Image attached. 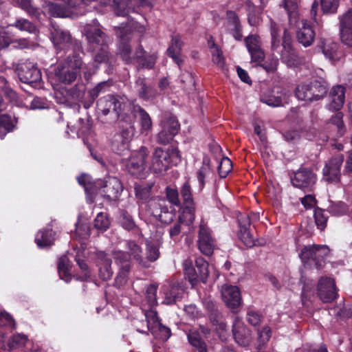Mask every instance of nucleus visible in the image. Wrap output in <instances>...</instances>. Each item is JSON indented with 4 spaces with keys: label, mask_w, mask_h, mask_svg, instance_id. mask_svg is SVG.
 I'll return each mask as SVG.
<instances>
[{
    "label": "nucleus",
    "mask_w": 352,
    "mask_h": 352,
    "mask_svg": "<svg viewBox=\"0 0 352 352\" xmlns=\"http://www.w3.org/2000/svg\"><path fill=\"white\" fill-rule=\"evenodd\" d=\"M286 96L285 94L280 93V94L275 96L271 95L268 96H263L261 99V102L270 106V107H279L283 105V100Z\"/></svg>",
    "instance_id": "nucleus-49"
},
{
    "label": "nucleus",
    "mask_w": 352,
    "mask_h": 352,
    "mask_svg": "<svg viewBox=\"0 0 352 352\" xmlns=\"http://www.w3.org/2000/svg\"><path fill=\"white\" fill-rule=\"evenodd\" d=\"M91 233L89 225L87 223H78L75 230L76 236L81 239H87Z\"/></svg>",
    "instance_id": "nucleus-61"
},
{
    "label": "nucleus",
    "mask_w": 352,
    "mask_h": 352,
    "mask_svg": "<svg viewBox=\"0 0 352 352\" xmlns=\"http://www.w3.org/2000/svg\"><path fill=\"white\" fill-rule=\"evenodd\" d=\"M162 292L164 296V302L167 305L175 302L182 297L183 290L176 285L168 283L162 287Z\"/></svg>",
    "instance_id": "nucleus-29"
},
{
    "label": "nucleus",
    "mask_w": 352,
    "mask_h": 352,
    "mask_svg": "<svg viewBox=\"0 0 352 352\" xmlns=\"http://www.w3.org/2000/svg\"><path fill=\"white\" fill-rule=\"evenodd\" d=\"M327 210L333 215L340 216L344 214L348 211V207L342 201L333 202L330 201Z\"/></svg>",
    "instance_id": "nucleus-48"
},
{
    "label": "nucleus",
    "mask_w": 352,
    "mask_h": 352,
    "mask_svg": "<svg viewBox=\"0 0 352 352\" xmlns=\"http://www.w3.org/2000/svg\"><path fill=\"white\" fill-rule=\"evenodd\" d=\"M109 221L105 214L100 212L94 220V226L101 232L105 231L109 226Z\"/></svg>",
    "instance_id": "nucleus-55"
},
{
    "label": "nucleus",
    "mask_w": 352,
    "mask_h": 352,
    "mask_svg": "<svg viewBox=\"0 0 352 352\" xmlns=\"http://www.w3.org/2000/svg\"><path fill=\"white\" fill-rule=\"evenodd\" d=\"M8 27H14L20 31L27 32L30 34H36V27L29 20L23 18L17 19L13 23L8 25Z\"/></svg>",
    "instance_id": "nucleus-40"
},
{
    "label": "nucleus",
    "mask_w": 352,
    "mask_h": 352,
    "mask_svg": "<svg viewBox=\"0 0 352 352\" xmlns=\"http://www.w3.org/2000/svg\"><path fill=\"white\" fill-rule=\"evenodd\" d=\"M283 6L287 12L290 24L296 23L302 19L298 14V0H284Z\"/></svg>",
    "instance_id": "nucleus-38"
},
{
    "label": "nucleus",
    "mask_w": 352,
    "mask_h": 352,
    "mask_svg": "<svg viewBox=\"0 0 352 352\" xmlns=\"http://www.w3.org/2000/svg\"><path fill=\"white\" fill-rule=\"evenodd\" d=\"M324 14H335L339 7V0H320Z\"/></svg>",
    "instance_id": "nucleus-53"
},
{
    "label": "nucleus",
    "mask_w": 352,
    "mask_h": 352,
    "mask_svg": "<svg viewBox=\"0 0 352 352\" xmlns=\"http://www.w3.org/2000/svg\"><path fill=\"white\" fill-rule=\"evenodd\" d=\"M188 339L190 344L199 352H207V346L197 331L190 330L188 334Z\"/></svg>",
    "instance_id": "nucleus-41"
},
{
    "label": "nucleus",
    "mask_w": 352,
    "mask_h": 352,
    "mask_svg": "<svg viewBox=\"0 0 352 352\" xmlns=\"http://www.w3.org/2000/svg\"><path fill=\"white\" fill-rule=\"evenodd\" d=\"M157 286L152 284L148 286L146 291V298L151 307H153L157 305Z\"/></svg>",
    "instance_id": "nucleus-63"
},
{
    "label": "nucleus",
    "mask_w": 352,
    "mask_h": 352,
    "mask_svg": "<svg viewBox=\"0 0 352 352\" xmlns=\"http://www.w3.org/2000/svg\"><path fill=\"white\" fill-rule=\"evenodd\" d=\"M281 60L288 66L292 67L298 63V57L290 44H283V50L281 52Z\"/></svg>",
    "instance_id": "nucleus-42"
},
{
    "label": "nucleus",
    "mask_w": 352,
    "mask_h": 352,
    "mask_svg": "<svg viewBox=\"0 0 352 352\" xmlns=\"http://www.w3.org/2000/svg\"><path fill=\"white\" fill-rule=\"evenodd\" d=\"M297 21L296 23L290 25L298 28L296 32V39L298 42L305 47L311 46L315 41V31L312 27L307 23L306 19L302 18Z\"/></svg>",
    "instance_id": "nucleus-13"
},
{
    "label": "nucleus",
    "mask_w": 352,
    "mask_h": 352,
    "mask_svg": "<svg viewBox=\"0 0 352 352\" xmlns=\"http://www.w3.org/2000/svg\"><path fill=\"white\" fill-rule=\"evenodd\" d=\"M196 267L198 270L199 279L205 283L208 276V264L203 258H198L195 261Z\"/></svg>",
    "instance_id": "nucleus-54"
},
{
    "label": "nucleus",
    "mask_w": 352,
    "mask_h": 352,
    "mask_svg": "<svg viewBox=\"0 0 352 352\" xmlns=\"http://www.w3.org/2000/svg\"><path fill=\"white\" fill-rule=\"evenodd\" d=\"M197 245L200 252L206 256L213 253L216 245L212 232L204 221L199 226Z\"/></svg>",
    "instance_id": "nucleus-8"
},
{
    "label": "nucleus",
    "mask_w": 352,
    "mask_h": 352,
    "mask_svg": "<svg viewBox=\"0 0 352 352\" xmlns=\"http://www.w3.org/2000/svg\"><path fill=\"white\" fill-rule=\"evenodd\" d=\"M96 186L99 188L100 193L108 201L117 199L122 190L121 182L117 177H108L104 182L98 181Z\"/></svg>",
    "instance_id": "nucleus-10"
},
{
    "label": "nucleus",
    "mask_w": 352,
    "mask_h": 352,
    "mask_svg": "<svg viewBox=\"0 0 352 352\" xmlns=\"http://www.w3.org/2000/svg\"><path fill=\"white\" fill-rule=\"evenodd\" d=\"M318 294L324 302H331L337 297L336 283L333 278L322 277L318 283Z\"/></svg>",
    "instance_id": "nucleus-17"
},
{
    "label": "nucleus",
    "mask_w": 352,
    "mask_h": 352,
    "mask_svg": "<svg viewBox=\"0 0 352 352\" xmlns=\"http://www.w3.org/2000/svg\"><path fill=\"white\" fill-rule=\"evenodd\" d=\"M98 1L103 5L111 6L115 9L118 16H125L128 15L129 10H125L126 2L124 0H98Z\"/></svg>",
    "instance_id": "nucleus-43"
},
{
    "label": "nucleus",
    "mask_w": 352,
    "mask_h": 352,
    "mask_svg": "<svg viewBox=\"0 0 352 352\" xmlns=\"http://www.w3.org/2000/svg\"><path fill=\"white\" fill-rule=\"evenodd\" d=\"M229 25L230 26V33L236 41H241L242 38L241 26L239 23L238 16L235 12L230 11L228 12Z\"/></svg>",
    "instance_id": "nucleus-37"
},
{
    "label": "nucleus",
    "mask_w": 352,
    "mask_h": 352,
    "mask_svg": "<svg viewBox=\"0 0 352 352\" xmlns=\"http://www.w3.org/2000/svg\"><path fill=\"white\" fill-rule=\"evenodd\" d=\"M344 161V156L338 153L331 157L323 168V179L327 182L337 183L340 179V168Z\"/></svg>",
    "instance_id": "nucleus-9"
},
{
    "label": "nucleus",
    "mask_w": 352,
    "mask_h": 352,
    "mask_svg": "<svg viewBox=\"0 0 352 352\" xmlns=\"http://www.w3.org/2000/svg\"><path fill=\"white\" fill-rule=\"evenodd\" d=\"M232 164L228 157H223L218 167L219 174L221 177H226L228 173L232 170Z\"/></svg>",
    "instance_id": "nucleus-56"
},
{
    "label": "nucleus",
    "mask_w": 352,
    "mask_h": 352,
    "mask_svg": "<svg viewBox=\"0 0 352 352\" xmlns=\"http://www.w3.org/2000/svg\"><path fill=\"white\" fill-rule=\"evenodd\" d=\"M50 38L55 48L58 51L69 49L74 42L68 31L53 23L50 29Z\"/></svg>",
    "instance_id": "nucleus-11"
},
{
    "label": "nucleus",
    "mask_w": 352,
    "mask_h": 352,
    "mask_svg": "<svg viewBox=\"0 0 352 352\" xmlns=\"http://www.w3.org/2000/svg\"><path fill=\"white\" fill-rule=\"evenodd\" d=\"M128 106V99L124 96L107 95L98 101V109L104 116L111 111L120 116Z\"/></svg>",
    "instance_id": "nucleus-6"
},
{
    "label": "nucleus",
    "mask_w": 352,
    "mask_h": 352,
    "mask_svg": "<svg viewBox=\"0 0 352 352\" xmlns=\"http://www.w3.org/2000/svg\"><path fill=\"white\" fill-rule=\"evenodd\" d=\"M114 258L116 263L120 265L119 272L115 280L116 286L120 287L127 282L130 270V263L128 261V255L122 251L115 252Z\"/></svg>",
    "instance_id": "nucleus-19"
},
{
    "label": "nucleus",
    "mask_w": 352,
    "mask_h": 352,
    "mask_svg": "<svg viewBox=\"0 0 352 352\" xmlns=\"http://www.w3.org/2000/svg\"><path fill=\"white\" fill-rule=\"evenodd\" d=\"M54 241V233L52 229L40 230L35 237V242L40 248L52 245Z\"/></svg>",
    "instance_id": "nucleus-35"
},
{
    "label": "nucleus",
    "mask_w": 352,
    "mask_h": 352,
    "mask_svg": "<svg viewBox=\"0 0 352 352\" xmlns=\"http://www.w3.org/2000/svg\"><path fill=\"white\" fill-rule=\"evenodd\" d=\"M232 333L235 341L242 346H247L251 342L250 331L246 328L242 320L235 316L233 325Z\"/></svg>",
    "instance_id": "nucleus-21"
},
{
    "label": "nucleus",
    "mask_w": 352,
    "mask_h": 352,
    "mask_svg": "<svg viewBox=\"0 0 352 352\" xmlns=\"http://www.w3.org/2000/svg\"><path fill=\"white\" fill-rule=\"evenodd\" d=\"M271 35H272V47L274 50L278 47L279 45V36L281 28L279 25L274 21L271 22Z\"/></svg>",
    "instance_id": "nucleus-59"
},
{
    "label": "nucleus",
    "mask_w": 352,
    "mask_h": 352,
    "mask_svg": "<svg viewBox=\"0 0 352 352\" xmlns=\"http://www.w3.org/2000/svg\"><path fill=\"white\" fill-rule=\"evenodd\" d=\"M116 34L119 39L117 54L126 64L133 63L136 58V51L133 52L129 44V40L134 32L142 34L145 29L136 22H132L122 27L115 28Z\"/></svg>",
    "instance_id": "nucleus-1"
},
{
    "label": "nucleus",
    "mask_w": 352,
    "mask_h": 352,
    "mask_svg": "<svg viewBox=\"0 0 352 352\" xmlns=\"http://www.w3.org/2000/svg\"><path fill=\"white\" fill-rule=\"evenodd\" d=\"M245 45L249 52L261 48L260 37L257 35H250L245 39Z\"/></svg>",
    "instance_id": "nucleus-62"
},
{
    "label": "nucleus",
    "mask_w": 352,
    "mask_h": 352,
    "mask_svg": "<svg viewBox=\"0 0 352 352\" xmlns=\"http://www.w3.org/2000/svg\"><path fill=\"white\" fill-rule=\"evenodd\" d=\"M152 206H153V214L157 217L162 223L169 224L175 219L176 214L174 210L169 208L164 200H160L157 203L154 201Z\"/></svg>",
    "instance_id": "nucleus-22"
},
{
    "label": "nucleus",
    "mask_w": 352,
    "mask_h": 352,
    "mask_svg": "<svg viewBox=\"0 0 352 352\" xmlns=\"http://www.w3.org/2000/svg\"><path fill=\"white\" fill-rule=\"evenodd\" d=\"M142 131L147 133L152 127V121L149 115L142 108L139 109Z\"/></svg>",
    "instance_id": "nucleus-57"
},
{
    "label": "nucleus",
    "mask_w": 352,
    "mask_h": 352,
    "mask_svg": "<svg viewBox=\"0 0 352 352\" xmlns=\"http://www.w3.org/2000/svg\"><path fill=\"white\" fill-rule=\"evenodd\" d=\"M221 297L226 306L236 313L242 301L239 289L236 286L223 285L221 288Z\"/></svg>",
    "instance_id": "nucleus-15"
},
{
    "label": "nucleus",
    "mask_w": 352,
    "mask_h": 352,
    "mask_svg": "<svg viewBox=\"0 0 352 352\" xmlns=\"http://www.w3.org/2000/svg\"><path fill=\"white\" fill-rule=\"evenodd\" d=\"M162 128L166 129L174 136L179 130V124L174 117H169L161 122Z\"/></svg>",
    "instance_id": "nucleus-50"
},
{
    "label": "nucleus",
    "mask_w": 352,
    "mask_h": 352,
    "mask_svg": "<svg viewBox=\"0 0 352 352\" xmlns=\"http://www.w3.org/2000/svg\"><path fill=\"white\" fill-rule=\"evenodd\" d=\"M63 63L73 71H76L77 74L82 71L87 80H89L91 78L92 75L95 74L98 69V67L94 63L85 65L82 58L78 54H76L72 56H69Z\"/></svg>",
    "instance_id": "nucleus-14"
},
{
    "label": "nucleus",
    "mask_w": 352,
    "mask_h": 352,
    "mask_svg": "<svg viewBox=\"0 0 352 352\" xmlns=\"http://www.w3.org/2000/svg\"><path fill=\"white\" fill-rule=\"evenodd\" d=\"M314 218L318 228L323 230L325 228L327 222V217L325 215L324 212L320 208L315 209Z\"/></svg>",
    "instance_id": "nucleus-60"
},
{
    "label": "nucleus",
    "mask_w": 352,
    "mask_h": 352,
    "mask_svg": "<svg viewBox=\"0 0 352 352\" xmlns=\"http://www.w3.org/2000/svg\"><path fill=\"white\" fill-rule=\"evenodd\" d=\"M327 91L328 87L325 82L314 80L298 85L296 88L295 94L298 100L312 102L323 98Z\"/></svg>",
    "instance_id": "nucleus-2"
},
{
    "label": "nucleus",
    "mask_w": 352,
    "mask_h": 352,
    "mask_svg": "<svg viewBox=\"0 0 352 352\" xmlns=\"http://www.w3.org/2000/svg\"><path fill=\"white\" fill-rule=\"evenodd\" d=\"M321 48L325 58L332 63L340 60L342 54L338 50V44L331 41H324L322 42Z\"/></svg>",
    "instance_id": "nucleus-27"
},
{
    "label": "nucleus",
    "mask_w": 352,
    "mask_h": 352,
    "mask_svg": "<svg viewBox=\"0 0 352 352\" xmlns=\"http://www.w3.org/2000/svg\"><path fill=\"white\" fill-rule=\"evenodd\" d=\"M263 1L261 0V6L256 8L250 1L245 2L246 10L248 12V20L251 26H256L261 21V10L264 6L262 5Z\"/></svg>",
    "instance_id": "nucleus-34"
},
{
    "label": "nucleus",
    "mask_w": 352,
    "mask_h": 352,
    "mask_svg": "<svg viewBox=\"0 0 352 352\" xmlns=\"http://www.w3.org/2000/svg\"><path fill=\"white\" fill-rule=\"evenodd\" d=\"M180 193L184 200V204L186 208H191L193 205V199L191 188L188 182H186L182 186Z\"/></svg>",
    "instance_id": "nucleus-51"
},
{
    "label": "nucleus",
    "mask_w": 352,
    "mask_h": 352,
    "mask_svg": "<svg viewBox=\"0 0 352 352\" xmlns=\"http://www.w3.org/2000/svg\"><path fill=\"white\" fill-rule=\"evenodd\" d=\"M239 225V237L241 241L248 247H252L255 245L254 237L249 230L250 219L248 217H239L238 219Z\"/></svg>",
    "instance_id": "nucleus-25"
},
{
    "label": "nucleus",
    "mask_w": 352,
    "mask_h": 352,
    "mask_svg": "<svg viewBox=\"0 0 352 352\" xmlns=\"http://www.w3.org/2000/svg\"><path fill=\"white\" fill-rule=\"evenodd\" d=\"M330 98L329 108L333 111L339 110L344 103L345 88L342 85L333 87L330 92Z\"/></svg>",
    "instance_id": "nucleus-28"
},
{
    "label": "nucleus",
    "mask_w": 352,
    "mask_h": 352,
    "mask_svg": "<svg viewBox=\"0 0 352 352\" xmlns=\"http://www.w3.org/2000/svg\"><path fill=\"white\" fill-rule=\"evenodd\" d=\"M180 161L179 152L176 148L164 151L161 148H156L153 156L149 169L155 173L166 171L170 165H175Z\"/></svg>",
    "instance_id": "nucleus-3"
},
{
    "label": "nucleus",
    "mask_w": 352,
    "mask_h": 352,
    "mask_svg": "<svg viewBox=\"0 0 352 352\" xmlns=\"http://www.w3.org/2000/svg\"><path fill=\"white\" fill-rule=\"evenodd\" d=\"M135 88L140 98L145 100L152 99L157 95L156 90L152 86L147 85L143 78L139 77L137 78Z\"/></svg>",
    "instance_id": "nucleus-30"
},
{
    "label": "nucleus",
    "mask_w": 352,
    "mask_h": 352,
    "mask_svg": "<svg viewBox=\"0 0 352 352\" xmlns=\"http://www.w3.org/2000/svg\"><path fill=\"white\" fill-rule=\"evenodd\" d=\"M160 252L159 245L157 243L147 241L146 243V260L150 262H154L160 257Z\"/></svg>",
    "instance_id": "nucleus-45"
},
{
    "label": "nucleus",
    "mask_w": 352,
    "mask_h": 352,
    "mask_svg": "<svg viewBox=\"0 0 352 352\" xmlns=\"http://www.w3.org/2000/svg\"><path fill=\"white\" fill-rule=\"evenodd\" d=\"M292 184L297 188L311 190L316 182V175L310 169L302 168L294 173L291 178Z\"/></svg>",
    "instance_id": "nucleus-12"
},
{
    "label": "nucleus",
    "mask_w": 352,
    "mask_h": 352,
    "mask_svg": "<svg viewBox=\"0 0 352 352\" xmlns=\"http://www.w3.org/2000/svg\"><path fill=\"white\" fill-rule=\"evenodd\" d=\"M340 32L342 42L352 47V10L349 9L339 16Z\"/></svg>",
    "instance_id": "nucleus-20"
},
{
    "label": "nucleus",
    "mask_w": 352,
    "mask_h": 352,
    "mask_svg": "<svg viewBox=\"0 0 352 352\" xmlns=\"http://www.w3.org/2000/svg\"><path fill=\"white\" fill-rule=\"evenodd\" d=\"M148 151L145 146L134 151L126 164L129 173L135 177H142L144 173L149 169L148 164Z\"/></svg>",
    "instance_id": "nucleus-5"
},
{
    "label": "nucleus",
    "mask_w": 352,
    "mask_h": 352,
    "mask_svg": "<svg viewBox=\"0 0 352 352\" xmlns=\"http://www.w3.org/2000/svg\"><path fill=\"white\" fill-rule=\"evenodd\" d=\"M96 264L98 267L99 276L104 280H109L112 275L111 260L104 252L97 253Z\"/></svg>",
    "instance_id": "nucleus-24"
},
{
    "label": "nucleus",
    "mask_w": 352,
    "mask_h": 352,
    "mask_svg": "<svg viewBox=\"0 0 352 352\" xmlns=\"http://www.w3.org/2000/svg\"><path fill=\"white\" fill-rule=\"evenodd\" d=\"M92 52L93 58L95 63L101 64H111L113 62V55L109 52V44L90 50Z\"/></svg>",
    "instance_id": "nucleus-31"
},
{
    "label": "nucleus",
    "mask_w": 352,
    "mask_h": 352,
    "mask_svg": "<svg viewBox=\"0 0 352 352\" xmlns=\"http://www.w3.org/2000/svg\"><path fill=\"white\" fill-rule=\"evenodd\" d=\"M82 33L86 36L89 50L106 45L110 42L98 25L87 24L84 26Z\"/></svg>",
    "instance_id": "nucleus-7"
},
{
    "label": "nucleus",
    "mask_w": 352,
    "mask_h": 352,
    "mask_svg": "<svg viewBox=\"0 0 352 352\" xmlns=\"http://www.w3.org/2000/svg\"><path fill=\"white\" fill-rule=\"evenodd\" d=\"M329 254L325 245H307L304 247L299 254L304 265L309 268L320 269L324 265V259Z\"/></svg>",
    "instance_id": "nucleus-4"
},
{
    "label": "nucleus",
    "mask_w": 352,
    "mask_h": 352,
    "mask_svg": "<svg viewBox=\"0 0 352 352\" xmlns=\"http://www.w3.org/2000/svg\"><path fill=\"white\" fill-rule=\"evenodd\" d=\"M134 129L132 126L123 129L121 133H116L111 140V150L118 154L122 155L129 149V144Z\"/></svg>",
    "instance_id": "nucleus-16"
},
{
    "label": "nucleus",
    "mask_w": 352,
    "mask_h": 352,
    "mask_svg": "<svg viewBox=\"0 0 352 352\" xmlns=\"http://www.w3.org/2000/svg\"><path fill=\"white\" fill-rule=\"evenodd\" d=\"M5 109V105L3 103V100L0 97V113ZM14 122L16 121L13 120L12 117L8 114H2L0 115V135L1 138L3 139V137L1 134L2 130H5L6 132L10 131L14 127Z\"/></svg>",
    "instance_id": "nucleus-39"
},
{
    "label": "nucleus",
    "mask_w": 352,
    "mask_h": 352,
    "mask_svg": "<svg viewBox=\"0 0 352 352\" xmlns=\"http://www.w3.org/2000/svg\"><path fill=\"white\" fill-rule=\"evenodd\" d=\"M58 274L61 279L65 280L67 283L71 279L69 274V268L68 258L63 256L60 258L58 264Z\"/></svg>",
    "instance_id": "nucleus-47"
},
{
    "label": "nucleus",
    "mask_w": 352,
    "mask_h": 352,
    "mask_svg": "<svg viewBox=\"0 0 352 352\" xmlns=\"http://www.w3.org/2000/svg\"><path fill=\"white\" fill-rule=\"evenodd\" d=\"M126 5L125 10H129V13L138 12L137 8H151L153 6L152 0H124Z\"/></svg>",
    "instance_id": "nucleus-46"
},
{
    "label": "nucleus",
    "mask_w": 352,
    "mask_h": 352,
    "mask_svg": "<svg viewBox=\"0 0 352 352\" xmlns=\"http://www.w3.org/2000/svg\"><path fill=\"white\" fill-rule=\"evenodd\" d=\"M18 76L21 82L31 84L41 79L40 70L30 61H25L18 69Z\"/></svg>",
    "instance_id": "nucleus-18"
},
{
    "label": "nucleus",
    "mask_w": 352,
    "mask_h": 352,
    "mask_svg": "<svg viewBox=\"0 0 352 352\" xmlns=\"http://www.w3.org/2000/svg\"><path fill=\"white\" fill-rule=\"evenodd\" d=\"M77 72L73 71L63 63H60L54 69V76L59 82L69 85L76 80Z\"/></svg>",
    "instance_id": "nucleus-23"
},
{
    "label": "nucleus",
    "mask_w": 352,
    "mask_h": 352,
    "mask_svg": "<svg viewBox=\"0 0 352 352\" xmlns=\"http://www.w3.org/2000/svg\"><path fill=\"white\" fill-rule=\"evenodd\" d=\"M28 341V336L23 333L14 334L8 341L10 349H16L23 346Z\"/></svg>",
    "instance_id": "nucleus-52"
},
{
    "label": "nucleus",
    "mask_w": 352,
    "mask_h": 352,
    "mask_svg": "<svg viewBox=\"0 0 352 352\" xmlns=\"http://www.w3.org/2000/svg\"><path fill=\"white\" fill-rule=\"evenodd\" d=\"M145 318L146 327L144 329L138 328L137 331L146 335H148V331H151L152 333L155 332L157 327L160 326L161 323L158 319L157 311L152 309L146 311Z\"/></svg>",
    "instance_id": "nucleus-32"
},
{
    "label": "nucleus",
    "mask_w": 352,
    "mask_h": 352,
    "mask_svg": "<svg viewBox=\"0 0 352 352\" xmlns=\"http://www.w3.org/2000/svg\"><path fill=\"white\" fill-rule=\"evenodd\" d=\"M127 252H125L128 255V261H129V256H132L134 259L139 261L140 264L144 267H148L146 264V261L142 257V250L141 248L133 241H129L126 242ZM124 253V252H123Z\"/></svg>",
    "instance_id": "nucleus-36"
},
{
    "label": "nucleus",
    "mask_w": 352,
    "mask_h": 352,
    "mask_svg": "<svg viewBox=\"0 0 352 352\" xmlns=\"http://www.w3.org/2000/svg\"><path fill=\"white\" fill-rule=\"evenodd\" d=\"M157 56L155 53L148 54L142 45H139L136 49V58L139 66L142 68L153 69L155 66Z\"/></svg>",
    "instance_id": "nucleus-26"
},
{
    "label": "nucleus",
    "mask_w": 352,
    "mask_h": 352,
    "mask_svg": "<svg viewBox=\"0 0 352 352\" xmlns=\"http://www.w3.org/2000/svg\"><path fill=\"white\" fill-rule=\"evenodd\" d=\"M152 187V184L136 186L135 190L137 198L141 200L142 203L149 201L151 196Z\"/></svg>",
    "instance_id": "nucleus-44"
},
{
    "label": "nucleus",
    "mask_w": 352,
    "mask_h": 352,
    "mask_svg": "<svg viewBox=\"0 0 352 352\" xmlns=\"http://www.w3.org/2000/svg\"><path fill=\"white\" fill-rule=\"evenodd\" d=\"M182 47V42L181 37L179 35L173 36L171 41V44L167 50L168 54L171 57L174 61L180 66L182 63L180 54Z\"/></svg>",
    "instance_id": "nucleus-33"
},
{
    "label": "nucleus",
    "mask_w": 352,
    "mask_h": 352,
    "mask_svg": "<svg viewBox=\"0 0 352 352\" xmlns=\"http://www.w3.org/2000/svg\"><path fill=\"white\" fill-rule=\"evenodd\" d=\"M120 221L122 226L126 230H132L136 228L131 216L125 211L121 212Z\"/></svg>",
    "instance_id": "nucleus-58"
},
{
    "label": "nucleus",
    "mask_w": 352,
    "mask_h": 352,
    "mask_svg": "<svg viewBox=\"0 0 352 352\" xmlns=\"http://www.w3.org/2000/svg\"><path fill=\"white\" fill-rule=\"evenodd\" d=\"M111 82L109 81L100 82L90 91L91 96L93 98H97L100 94L107 91L111 87Z\"/></svg>",
    "instance_id": "nucleus-64"
}]
</instances>
